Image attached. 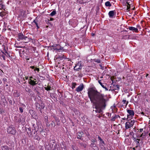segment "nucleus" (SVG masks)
Returning a JSON list of instances; mask_svg holds the SVG:
<instances>
[{"label": "nucleus", "mask_w": 150, "mask_h": 150, "mask_svg": "<svg viewBox=\"0 0 150 150\" xmlns=\"http://www.w3.org/2000/svg\"><path fill=\"white\" fill-rule=\"evenodd\" d=\"M56 14V12L55 11H53L50 14V15L51 16H53L55 15Z\"/></svg>", "instance_id": "18"}, {"label": "nucleus", "mask_w": 150, "mask_h": 150, "mask_svg": "<svg viewBox=\"0 0 150 150\" xmlns=\"http://www.w3.org/2000/svg\"><path fill=\"white\" fill-rule=\"evenodd\" d=\"M144 135L143 134V133H142V134H141L140 135H139L137 136V138H140L141 137H143V136H144Z\"/></svg>", "instance_id": "24"}, {"label": "nucleus", "mask_w": 150, "mask_h": 150, "mask_svg": "<svg viewBox=\"0 0 150 150\" xmlns=\"http://www.w3.org/2000/svg\"><path fill=\"white\" fill-rule=\"evenodd\" d=\"M119 88V86L118 85H116L115 86V89H118Z\"/></svg>", "instance_id": "32"}, {"label": "nucleus", "mask_w": 150, "mask_h": 150, "mask_svg": "<svg viewBox=\"0 0 150 150\" xmlns=\"http://www.w3.org/2000/svg\"><path fill=\"white\" fill-rule=\"evenodd\" d=\"M2 52L3 54H1V57H2L3 58V59L4 60H5L6 59L5 56L6 55V54L3 52Z\"/></svg>", "instance_id": "19"}, {"label": "nucleus", "mask_w": 150, "mask_h": 150, "mask_svg": "<svg viewBox=\"0 0 150 150\" xmlns=\"http://www.w3.org/2000/svg\"><path fill=\"white\" fill-rule=\"evenodd\" d=\"M33 22H34L35 24L36 25V26H37V28H39V27L38 25V23L35 20L34 21H33Z\"/></svg>", "instance_id": "25"}, {"label": "nucleus", "mask_w": 150, "mask_h": 150, "mask_svg": "<svg viewBox=\"0 0 150 150\" xmlns=\"http://www.w3.org/2000/svg\"><path fill=\"white\" fill-rule=\"evenodd\" d=\"M92 36H93L94 35V34L93 33H92Z\"/></svg>", "instance_id": "53"}, {"label": "nucleus", "mask_w": 150, "mask_h": 150, "mask_svg": "<svg viewBox=\"0 0 150 150\" xmlns=\"http://www.w3.org/2000/svg\"><path fill=\"white\" fill-rule=\"evenodd\" d=\"M141 114L143 115H144V116H146V115H145V114L144 113V112H141Z\"/></svg>", "instance_id": "42"}, {"label": "nucleus", "mask_w": 150, "mask_h": 150, "mask_svg": "<svg viewBox=\"0 0 150 150\" xmlns=\"http://www.w3.org/2000/svg\"><path fill=\"white\" fill-rule=\"evenodd\" d=\"M100 141L102 143H103V144H104V141L102 139H101V140H100Z\"/></svg>", "instance_id": "44"}, {"label": "nucleus", "mask_w": 150, "mask_h": 150, "mask_svg": "<svg viewBox=\"0 0 150 150\" xmlns=\"http://www.w3.org/2000/svg\"><path fill=\"white\" fill-rule=\"evenodd\" d=\"M100 141L102 143H103V144H104V141L102 139H101V140H100Z\"/></svg>", "instance_id": "45"}, {"label": "nucleus", "mask_w": 150, "mask_h": 150, "mask_svg": "<svg viewBox=\"0 0 150 150\" xmlns=\"http://www.w3.org/2000/svg\"><path fill=\"white\" fill-rule=\"evenodd\" d=\"M79 68H78L77 69H76V70H77L79 71ZM74 70H75V68H74Z\"/></svg>", "instance_id": "49"}, {"label": "nucleus", "mask_w": 150, "mask_h": 150, "mask_svg": "<svg viewBox=\"0 0 150 150\" xmlns=\"http://www.w3.org/2000/svg\"><path fill=\"white\" fill-rule=\"evenodd\" d=\"M130 133L131 135H132V134H133L132 137L133 138V140L135 142H136L137 146L136 147L137 148L138 147V146H139L140 144L139 141L140 140V139H138V138L136 139L134 137V133H133V132H132V133L130 132Z\"/></svg>", "instance_id": "5"}, {"label": "nucleus", "mask_w": 150, "mask_h": 150, "mask_svg": "<svg viewBox=\"0 0 150 150\" xmlns=\"http://www.w3.org/2000/svg\"><path fill=\"white\" fill-rule=\"evenodd\" d=\"M127 113L129 114V115H127V116L128 117L130 115L131 116H133L134 114V112L133 110H127Z\"/></svg>", "instance_id": "7"}, {"label": "nucleus", "mask_w": 150, "mask_h": 150, "mask_svg": "<svg viewBox=\"0 0 150 150\" xmlns=\"http://www.w3.org/2000/svg\"><path fill=\"white\" fill-rule=\"evenodd\" d=\"M7 132L8 133L14 134L16 133V130L14 127H9L7 129Z\"/></svg>", "instance_id": "3"}, {"label": "nucleus", "mask_w": 150, "mask_h": 150, "mask_svg": "<svg viewBox=\"0 0 150 150\" xmlns=\"http://www.w3.org/2000/svg\"><path fill=\"white\" fill-rule=\"evenodd\" d=\"M19 110L20 111V112L21 113H22L23 112V109H22V108L21 107H20L19 108Z\"/></svg>", "instance_id": "34"}, {"label": "nucleus", "mask_w": 150, "mask_h": 150, "mask_svg": "<svg viewBox=\"0 0 150 150\" xmlns=\"http://www.w3.org/2000/svg\"><path fill=\"white\" fill-rule=\"evenodd\" d=\"M52 47H54V50H59V49H57V48H56V47H55V46H54V45H52Z\"/></svg>", "instance_id": "35"}, {"label": "nucleus", "mask_w": 150, "mask_h": 150, "mask_svg": "<svg viewBox=\"0 0 150 150\" xmlns=\"http://www.w3.org/2000/svg\"><path fill=\"white\" fill-rule=\"evenodd\" d=\"M44 88L47 91L51 90V87L50 86V83H48L47 85H45Z\"/></svg>", "instance_id": "12"}, {"label": "nucleus", "mask_w": 150, "mask_h": 150, "mask_svg": "<svg viewBox=\"0 0 150 150\" xmlns=\"http://www.w3.org/2000/svg\"><path fill=\"white\" fill-rule=\"evenodd\" d=\"M143 130V129H140V131L139 132V133H140V132H141Z\"/></svg>", "instance_id": "41"}, {"label": "nucleus", "mask_w": 150, "mask_h": 150, "mask_svg": "<svg viewBox=\"0 0 150 150\" xmlns=\"http://www.w3.org/2000/svg\"><path fill=\"white\" fill-rule=\"evenodd\" d=\"M134 123V120H131L130 121L126 122L125 124V129H127L131 128L133 126Z\"/></svg>", "instance_id": "2"}, {"label": "nucleus", "mask_w": 150, "mask_h": 150, "mask_svg": "<svg viewBox=\"0 0 150 150\" xmlns=\"http://www.w3.org/2000/svg\"><path fill=\"white\" fill-rule=\"evenodd\" d=\"M77 85L76 83L73 82L72 84V89L75 88L76 86Z\"/></svg>", "instance_id": "16"}, {"label": "nucleus", "mask_w": 150, "mask_h": 150, "mask_svg": "<svg viewBox=\"0 0 150 150\" xmlns=\"http://www.w3.org/2000/svg\"><path fill=\"white\" fill-rule=\"evenodd\" d=\"M100 117V115H99V117Z\"/></svg>", "instance_id": "60"}, {"label": "nucleus", "mask_w": 150, "mask_h": 150, "mask_svg": "<svg viewBox=\"0 0 150 150\" xmlns=\"http://www.w3.org/2000/svg\"><path fill=\"white\" fill-rule=\"evenodd\" d=\"M48 27V26H47V27Z\"/></svg>", "instance_id": "63"}, {"label": "nucleus", "mask_w": 150, "mask_h": 150, "mask_svg": "<svg viewBox=\"0 0 150 150\" xmlns=\"http://www.w3.org/2000/svg\"><path fill=\"white\" fill-rule=\"evenodd\" d=\"M3 6V5H2V6H1V7Z\"/></svg>", "instance_id": "61"}, {"label": "nucleus", "mask_w": 150, "mask_h": 150, "mask_svg": "<svg viewBox=\"0 0 150 150\" xmlns=\"http://www.w3.org/2000/svg\"><path fill=\"white\" fill-rule=\"evenodd\" d=\"M129 29L131 31H132L133 32H135L136 33L138 32V30L137 28H134L133 27H129Z\"/></svg>", "instance_id": "10"}, {"label": "nucleus", "mask_w": 150, "mask_h": 150, "mask_svg": "<svg viewBox=\"0 0 150 150\" xmlns=\"http://www.w3.org/2000/svg\"><path fill=\"white\" fill-rule=\"evenodd\" d=\"M148 75V74H146V76L147 77Z\"/></svg>", "instance_id": "54"}, {"label": "nucleus", "mask_w": 150, "mask_h": 150, "mask_svg": "<svg viewBox=\"0 0 150 150\" xmlns=\"http://www.w3.org/2000/svg\"><path fill=\"white\" fill-rule=\"evenodd\" d=\"M28 131H29V133L30 134H32L33 131H31V129L30 128H28Z\"/></svg>", "instance_id": "28"}, {"label": "nucleus", "mask_w": 150, "mask_h": 150, "mask_svg": "<svg viewBox=\"0 0 150 150\" xmlns=\"http://www.w3.org/2000/svg\"><path fill=\"white\" fill-rule=\"evenodd\" d=\"M1 148L2 150H11L10 148L6 145L2 146Z\"/></svg>", "instance_id": "11"}, {"label": "nucleus", "mask_w": 150, "mask_h": 150, "mask_svg": "<svg viewBox=\"0 0 150 150\" xmlns=\"http://www.w3.org/2000/svg\"><path fill=\"white\" fill-rule=\"evenodd\" d=\"M127 10L128 11H129V9L130 8V5L128 4L127 2Z\"/></svg>", "instance_id": "26"}, {"label": "nucleus", "mask_w": 150, "mask_h": 150, "mask_svg": "<svg viewBox=\"0 0 150 150\" xmlns=\"http://www.w3.org/2000/svg\"><path fill=\"white\" fill-rule=\"evenodd\" d=\"M128 117H127V118H122V120H127V119H128Z\"/></svg>", "instance_id": "47"}, {"label": "nucleus", "mask_w": 150, "mask_h": 150, "mask_svg": "<svg viewBox=\"0 0 150 150\" xmlns=\"http://www.w3.org/2000/svg\"><path fill=\"white\" fill-rule=\"evenodd\" d=\"M34 71H37L39 72L40 71L39 69L37 67H35L34 69Z\"/></svg>", "instance_id": "33"}, {"label": "nucleus", "mask_w": 150, "mask_h": 150, "mask_svg": "<svg viewBox=\"0 0 150 150\" xmlns=\"http://www.w3.org/2000/svg\"><path fill=\"white\" fill-rule=\"evenodd\" d=\"M98 138L99 140H100L102 139L101 137H100L99 136H98Z\"/></svg>", "instance_id": "43"}, {"label": "nucleus", "mask_w": 150, "mask_h": 150, "mask_svg": "<svg viewBox=\"0 0 150 150\" xmlns=\"http://www.w3.org/2000/svg\"><path fill=\"white\" fill-rule=\"evenodd\" d=\"M1 52H0V57H1Z\"/></svg>", "instance_id": "51"}, {"label": "nucleus", "mask_w": 150, "mask_h": 150, "mask_svg": "<svg viewBox=\"0 0 150 150\" xmlns=\"http://www.w3.org/2000/svg\"><path fill=\"white\" fill-rule=\"evenodd\" d=\"M4 83H5L7 82V79L6 78H4L2 80Z\"/></svg>", "instance_id": "30"}, {"label": "nucleus", "mask_w": 150, "mask_h": 150, "mask_svg": "<svg viewBox=\"0 0 150 150\" xmlns=\"http://www.w3.org/2000/svg\"><path fill=\"white\" fill-rule=\"evenodd\" d=\"M26 79L27 80L28 79V76H26L25 77Z\"/></svg>", "instance_id": "48"}, {"label": "nucleus", "mask_w": 150, "mask_h": 150, "mask_svg": "<svg viewBox=\"0 0 150 150\" xmlns=\"http://www.w3.org/2000/svg\"><path fill=\"white\" fill-rule=\"evenodd\" d=\"M36 137H37V138H36V139L37 140H39L40 139V138H39V137L38 136H36Z\"/></svg>", "instance_id": "39"}, {"label": "nucleus", "mask_w": 150, "mask_h": 150, "mask_svg": "<svg viewBox=\"0 0 150 150\" xmlns=\"http://www.w3.org/2000/svg\"><path fill=\"white\" fill-rule=\"evenodd\" d=\"M30 68H31V69H35V67L34 66H30Z\"/></svg>", "instance_id": "38"}, {"label": "nucleus", "mask_w": 150, "mask_h": 150, "mask_svg": "<svg viewBox=\"0 0 150 150\" xmlns=\"http://www.w3.org/2000/svg\"><path fill=\"white\" fill-rule=\"evenodd\" d=\"M111 79V80H112V79Z\"/></svg>", "instance_id": "64"}, {"label": "nucleus", "mask_w": 150, "mask_h": 150, "mask_svg": "<svg viewBox=\"0 0 150 150\" xmlns=\"http://www.w3.org/2000/svg\"><path fill=\"white\" fill-rule=\"evenodd\" d=\"M84 88V86L83 83H81L76 89V91L77 92H79L82 91Z\"/></svg>", "instance_id": "4"}, {"label": "nucleus", "mask_w": 150, "mask_h": 150, "mask_svg": "<svg viewBox=\"0 0 150 150\" xmlns=\"http://www.w3.org/2000/svg\"><path fill=\"white\" fill-rule=\"evenodd\" d=\"M88 95L91 103L93 105V110L97 113L102 114L103 110L106 106V103L108 99L105 95L98 92L97 89L93 87L88 89Z\"/></svg>", "instance_id": "1"}, {"label": "nucleus", "mask_w": 150, "mask_h": 150, "mask_svg": "<svg viewBox=\"0 0 150 150\" xmlns=\"http://www.w3.org/2000/svg\"><path fill=\"white\" fill-rule=\"evenodd\" d=\"M91 142L92 143H96V140L95 139H92L91 140Z\"/></svg>", "instance_id": "27"}, {"label": "nucleus", "mask_w": 150, "mask_h": 150, "mask_svg": "<svg viewBox=\"0 0 150 150\" xmlns=\"http://www.w3.org/2000/svg\"><path fill=\"white\" fill-rule=\"evenodd\" d=\"M115 13L116 12L115 11H112L109 12L108 14L110 17L112 18L115 15Z\"/></svg>", "instance_id": "9"}, {"label": "nucleus", "mask_w": 150, "mask_h": 150, "mask_svg": "<svg viewBox=\"0 0 150 150\" xmlns=\"http://www.w3.org/2000/svg\"><path fill=\"white\" fill-rule=\"evenodd\" d=\"M51 126L53 127H54L55 126V124L54 121H52L51 123Z\"/></svg>", "instance_id": "21"}, {"label": "nucleus", "mask_w": 150, "mask_h": 150, "mask_svg": "<svg viewBox=\"0 0 150 150\" xmlns=\"http://www.w3.org/2000/svg\"><path fill=\"white\" fill-rule=\"evenodd\" d=\"M18 38L19 40H26L27 37L26 36H24L23 34L19 33L18 35Z\"/></svg>", "instance_id": "6"}, {"label": "nucleus", "mask_w": 150, "mask_h": 150, "mask_svg": "<svg viewBox=\"0 0 150 150\" xmlns=\"http://www.w3.org/2000/svg\"><path fill=\"white\" fill-rule=\"evenodd\" d=\"M45 107V105H43L41 106V108L42 109H43Z\"/></svg>", "instance_id": "46"}, {"label": "nucleus", "mask_w": 150, "mask_h": 150, "mask_svg": "<svg viewBox=\"0 0 150 150\" xmlns=\"http://www.w3.org/2000/svg\"><path fill=\"white\" fill-rule=\"evenodd\" d=\"M30 78H31V79L33 78V77H32V76L30 77Z\"/></svg>", "instance_id": "56"}, {"label": "nucleus", "mask_w": 150, "mask_h": 150, "mask_svg": "<svg viewBox=\"0 0 150 150\" xmlns=\"http://www.w3.org/2000/svg\"><path fill=\"white\" fill-rule=\"evenodd\" d=\"M102 87L103 88H105L106 91H108V89L106 87H105V86H102Z\"/></svg>", "instance_id": "37"}, {"label": "nucleus", "mask_w": 150, "mask_h": 150, "mask_svg": "<svg viewBox=\"0 0 150 150\" xmlns=\"http://www.w3.org/2000/svg\"><path fill=\"white\" fill-rule=\"evenodd\" d=\"M55 121L57 123V125H59V119L57 118H55Z\"/></svg>", "instance_id": "23"}, {"label": "nucleus", "mask_w": 150, "mask_h": 150, "mask_svg": "<svg viewBox=\"0 0 150 150\" xmlns=\"http://www.w3.org/2000/svg\"><path fill=\"white\" fill-rule=\"evenodd\" d=\"M116 119V116H115L113 117L112 118V119H111V120L112 121H114Z\"/></svg>", "instance_id": "31"}, {"label": "nucleus", "mask_w": 150, "mask_h": 150, "mask_svg": "<svg viewBox=\"0 0 150 150\" xmlns=\"http://www.w3.org/2000/svg\"><path fill=\"white\" fill-rule=\"evenodd\" d=\"M0 14L1 16H3L5 15V13L4 12H1L0 13Z\"/></svg>", "instance_id": "29"}, {"label": "nucleus", "mask_w": 150, "mask_h": 150, "mask_svg": "<svg viewBox=\"0 0 150 150\" xmlns=\"http://www.w3.org/2000/svg\"><path fill=\"white\" fill-rule=\"evenodd\" d=\"M23 79L24 80V81H25V79H24V78H23Z\"/></svg>", "instance_id": "59"}, {"label": "nucleus", "mask_w": 150, "mask_h": 150, "mask_svg": "<svg viewBox=\"0 0 150 150\" xmlns=\"http://www.w3.org/2000/svg\"><path fill=\"white\" fill-rule=\"evenodd\" d=\"M105 5L106 6L110 7L111 6L110 2L109 1L106 2L105 3Z\"/></svg>", "instance_id": "14"}, {"label": "nucleus", "mask_w": 150, "mask_h": 150, "mask_svg": "<svg viewBox=\"0 0 150 150\" xmlns=\"http://www.w3.org/2000/svg\"><path fill=\"white\" fill-rule=\"evenodd\" d=\"M64 67L63 68H62V69H64Z\"/></svg>", "instance_id": "62"}, {"label": "nucleus", "mask_w": 150, "mask_h": 150, "mask_svg": "<svg viewBox=\"0 0 150 150\" xmlns=\"http://www.w3.org/2000/svg\"><path fill=\"white\" fill-rule=\"evenodd\" d=\"M93 60L95 62H96L98 63H100V60L98 59H93Z\"/></svg>", "instance_id": "20"}, {"label": "nucleus", "mask_w": 150, "mask_h": 150, "mask_svg": "<svg viewBox=\"0 0 150 150\" xmlns=\"http://www.w3.org/2000/svg\"><path fill=\"white\" fill-rule=\"evenodd\" d=\"M149 136H150V133L149 134Z\"/></svg>", "instance_id": "58"}, {"label": "nucleus", "mask_w": 150, "mask_h": 150, "mask_svg": "<svg viewBox=\"0 0 150 150\" xmlns=\"http://www.w3.org/2000/svg\"><path fill=\"white\" fill-rule=\"evenodd\" d=\"M90 146L92 147H96V144L95 143H91Z\"/></svg>", "instance_id": "15"}, {"label": "nucleus", "mask_w": 150, "mask_h": 150, "mask_svg": "<svg viewBox=\"0 0 150 150\" xmlns=\"http://www.w3.org/2000/svg\"><path fill=\"white\" fill-rule=\"evenodd\" d=\"M2 83L1 81L0 80V84Z\"/></svg>", "instance_id": "52"}, {"label": "nucleus", "mask_w": 150, "mask_h": 150, "mask_svg": "<svg viewBox=\"0 0 150 150\" xmlns=\"http://www.w3.org/2000/svg\"><path fill=\"white\" fill-rule=\"evenodd\" d=\"M98 83H99L101 85V86H104V85H103L102 83L101 82L100 80H99L98 81Z\"/></svg>", "instance_id": "36"}, {"label": "nucleus", "mask_w": 150, "mask_h": 150, "mask_svg": "<svg viewBox=\"0 0 150 150\" xmlns=\"http://www.w3.org/2000/svg\"><path fill=\"white\" fill-rule=\"evenodd\" d=\"M133 149H135V148H133Z\"/></svg>", "instance_id": "57"}, {"label": "nucleus", "mask_w": 150, "mask_h": 150, "mask_svg": "<svg viewBox=\"0 0 150 150\" xmlns=\"http://www.w3.org/2000/svg\"><path fill=\"white\" fill-rule=\"evenodd\" d=\"M35 124H33V127H32V131H33V130H34L35 131L34 133L35 132H37V130H36V129L35 128Z\"/></svg>", "instance_id": "17"}, {"label": "nucleus", "mask_w": 150, "mask_h": 150, "mask_svg": "<svg viewBox=\"0 0 150 150\" xmlns=\"http://www.w3.org/2000/svg\"><path fill=\"white\" fill-rule=\"evenodd\" d=\"M29 81H29V83L32 86H35L37 84V83H35V82H36V80L35 79H34V81L32 80L31 79H29Z\"/></svg>", "instance_id": "8"}, {"label": "nucleus", "mask_w": 150, "mask_h": 150, "mask_svg": "<svg viewBox=\"0 0 150 150\" xmlns=\"http://www.w3.org/2000/svg\"><path fill=\"white\" fill-rule=\"evenodd\" d=\"M84 3L83 1H82L81 3V4H83Z\"/></svg>", "instance_id": "50"}, {"label": "nucleus", "mask_w": 150, "mask_h": 150, "mask_svg": "<svg viewBox=\"0 0 150 150\" xmlns=\"http://www.w3.org/2000/svg\"><path fill=\"white\" fill-rule=\"evenodd\" d=\"M5 52H6V53H7V54H8L7 53V52L6 51Z\"/></svg>", "instance_id": "55"}, {"label": "nucleus", "mask_w": 150, "mask_h": 150, "mask_svg": "<svg viewBox=\"0 0 150 150\" xmlns=\"http://www.w3.org/2000/svg\"><path fill=\"white\" fill-rule=\"evenodd\" d=\"M54 20V18H50V19L49 20H50V21H53Z\"/></svg>", "instance_id": "40"}, {"label": "nucleus", "mask_w": 150, "mask_h": 150, "mask_svg": "<svg viewBox=\"0 0 150 150\" xmlns=\"http://www.w3.org/2000/svg\"><path fill=\"white\" fill-rule=\"evenodd\" d=\"M31 39L27 38H26V40H25V43H27L28 42H29L30 41H31Z\"/></svg>", "instance_id": "22"}, {"label": "nucleus", "mask_w": 150, "mask_h": 150, "mask_svg": "<svg viewBox=\"0 0 150 150\" xmlns=\"http://www.w3.org/2000/svg\"><path fill=\"white\" fill-rule=\"evenodd\" d=\"M122 102L123 103V104H125V106L126 107L128 103V101H126V100L124 99L123 100Z\"/></svg>", "instance_id": "13"}]
</instances>
